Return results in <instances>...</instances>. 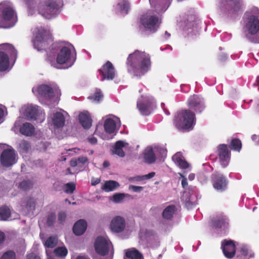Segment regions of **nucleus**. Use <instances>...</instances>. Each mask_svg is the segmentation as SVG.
I'll return each mask as SVG.
<instances>
[{"instance_id":"13d9d810","label":"nucleus","mask_w":259,"mask_h":259,"mask_svg":"<svg viewBox=\"0 0 259 259\" xmlns=\"http://www.w3.org/2000/svg\"><path fill=\"white\" fill-rule=\"evenodd\" d=\"M6 239L5 234L2 232L0 231V245L2 244L3 242L5 241Z\"/></svg>"},{"instance_id":"ea45409f","label":"nucleus","mask_w":259,"mask_h":259,"mask_svg":"<svg viewBox=\"0 0 259 259\" xmlns=\"http://www.w3.org/2000/svg\"><path fill=\"white\" fill-rule=\"evenodd\" d=\"M28 211L33 210L35 209V202L33 198L27 197L23 202Z\"/></svg>"},{"instance_id":"a19ab883","label":"nucleus","mask_w":259,"mask_h":259,"mask_svg":"<svg viewBox=\"0 0 259 259\" xmlns=\"http://www.w3.org/2000/svg\"><path fill=\"white\" fill-rule=\"evenodd\" d=\"M103 95L99 89H97L95 93L90 96L88 99L92 100L93 101L99 103L103 98Z\"/></svg>"},{"instance_id":"3c124183","label":"nucleus","mask_w":259,"mask_h":259,"mask_svg":"<svg viewBox=\"0 0 259 259\" xmlns=\"http://www.w3.org/2000/svg\"><path fill=\"white\" fill-rule=\"evenodd\" d=\"M66 219V214L64 211H61L58 213V220L60 224H63Z\"/></svg>"},{"instance_id":"e433bc0d","label":"nucleus","mask_w":259,"mask_h":259,"mask_svg":"<svg viewBox=\"0 0 259 259\" xmlns=\"http://www.w3.org/2000/svg\"><path fill=\"white\" fill-rule=\"evenodd\" d=\"M31 148L30 143L26 140H21L18 147V150L20 153H27Z\"/></svg>"},{"instance_id":"69168bd1","label":"nucleus","mask_w":259,"mask_h":259,"mask_svg":"<svg viewBox=\"0 0 259 259\" xmlns=\"http://www.w3.org/2000/svg\"><path fill=\"white\" fill-rule=\"evenodd\" d=\"M76 259H90L89 257L83 256V255H79L77 256Z\"/></svg>"},{"instance_id":"6e6d98bb","label":"nucleus","mask_w":259,"mask_h":259,"mask_svg":"<svg viewBox=\"0 0 259 259\" xmlns=\"http://www.w3.org/2000/svg\"><path fill=\"white\" fill-rule=\"evenodd\" d=\"M26 259H40V258L35 253L32 252L27 255Z\"/></svg>"},{"instance_id":"5701e85b","label":"nucleus","mask_w":259,"mask_h":259,"mask_svg":"<svg viewBox=\"0 0 259 259\" xmlns=\"http://www.w3.org/2000/svg\"><path fill=\"white\" fill-rule=\"evenodd\" d=\"M130 9L129 4L127 0H118L114 7V10L117 13L125 15L128 13Z\"/></svg>"},{"instance_id":"dca6fc26","label":"nucleus","mask_w":259,"mask_h":259,"mask_svg":"<svg viewBox=\"0 0 259 259\" xmlns=\"http://www.w3.org/2000/svg\"><path fill=\"white\" fill-rule=\"evenodd\" d=\"M37 92L38 95L48 100L52 99L56 95H61L60 90L58 88H52L46 84H41L38 87Z\"/></svg>"},{"instance_id":"20e7f679","label":"nucleus","mask_w":259,"mask_h":259,"mask_svg":"<svg viewBox=\"0 0 259 259\" xmlns=\"http://www.w3.org/2000/svg\"><path fill=\"white\" fill-rule=\"evenodd\" d=\"M18 21L17 14L13 4L9 2L0 4V28L9 29L14 27Z\"/></svg>"},{"instance_id":"de8ad7c7","label":"nucleus","mask_w":259,"mask_h":259,"mask_svg":"<svg viewBox=\"0 0 259 259\" xmlns=\"http://www.w3.org/2000/svg\"><path fill=\"white\" fill-rule=\"evenodd\" d=\"M65 192L68 194L72 193L75 190V185L73 183H67L65 186Z\"/></svg>"},{"instance_id":"79ce46f5","label":"nucleus","mask_w":259,"mask_h":259,"mask_svg":"<svg viewBox=\"0 0 259 259\" xmlns=\"http://www.w3.org/2000/svg\"><path fill=\"white\" fill-rule=\"evenodd\" d=\"M245 37L251 43H259V33H246Z\"/></svg>"},{"instance_id":"a211bd4d","label":"nucleus","mask_w":259,"mask_h":259,"mask_svg":"<svg viewBox=\"0 0 259 259\" xmlns=\"http://www.w3.org/2000/svg\"><path fill=\"white\" fill-rule=\"evenodd\" d=\"M217 154L219 161L223 167H226L229 163L231 151L226 144H220L217 147Z\"/></svg>"},{"instance_id":"cd10ccee","label":"nucleus","mask_w":259,"mask_h":259,"mask_svg":"<svg viewBox=\"0 0 259 259\" xmlns=\"http://www.w3.org/2000/svg\"><path fill=\"white\" fill-rule=\"evenodd\" d=\"M124 259H144L142 254L137 249L132 248L125 251Z\"/></svg>"},{"instance_id":"8fccbe9b","label":"nucleus","mask_w":259,"mask_h":259,"mask_svg":"<svg viewBox=\"0 0 259 259\" xmlns=\"http://www.w3.org/2000/svg\"><path fill=\"white\" fill-rule=\"evenodd\" d=\"M125 197L123 193H115L113 196V201L115 203H119Z\"/></svg>"},{"instance_id":"f257e3e1","label":"nucleus","mask_w":259,"mask_h":259,"mask_svg":"<svg viewBox=\"0 0 259 259\" xmlns=\"http://www.w3.org/2000/svg\"><path fill=\"white\" fill-rule=\"evenodd\" d=\"M152 10L141 18L144 27L149 31H156L162 22L159 14L164 13L169 7L172 0H149Z\"/></svg>"},{"instance_id":"72a5a7b5","label":"nucleus","mask_w":259,"mask_h":259,"mask_svg":"<svg viewBox=\"0 0 259 259\" xmlns=\"http://www.w3.org/2000/svg\"><path fill=\"white\" fill-rule=\"evenodd\" d=\"M176 210V207L175 205H170L167 206L163 211L162 217L166 220H169L172 217Z\"/></svg>"},{"instance_id":"4be33fe9","label":"nucleus","mask_w":259,"mask_h":259,"mask_svg":"<svg viewBox=\"0 0 259 259\" xmlns=\"http://www.w3.org/2000/svg\"><path fill=\"white\" fill-rule=\"evenodd\" d=\"M254 256V253L251 250L245 245L240 246L237 251L236 259H250Z\"/></svg>"},{"instance_id":"e2e57ef3","label":"nucleus","mask_w":259,"mask_h":259,"mask_svg":"<svg viewBox=\"0 0 259 259\" xmlns=\"http://www.w3.org/2000/svg\"><path fill=\"white\" fill-rule=\"evenodd\" d=\"M88 141L91 144H93V145L96 144L97 143V138L95 137H94L89 138Z\"/></svg>"},{"instance_id":"338daca9","label":"nucleus","mask_w":259,"mask_h":259,"mask_svg":"<svg viewBox=\"0 0 259 259\" xmlns=\"http://www.w3.org/2000/svg\"><path fill=\"white\" fill-rule=\"evenodd\" d=\"M109 165H110L109 162L107 161H105L103 164V165L104 167H107L109 166Z\"/></svg>"},{"instance_id":"7ed1b4c3","label":"nucleus","mask_w":259,"mask_h":259,"mask_svg":"<svg viewBox=\"0 0 259 259\" xmlns=\"http://www.w3.org/2000/svg\"><path fill=\"white\" fill-rule=\"evenodd\" d=\"M74 50L73 46L64 41L53 42L49 48L52 54L57 53L56 61L58 64H65L68 67L72 66L76 61V53H71Z\"/></svg>"},{"instance_id":"c9c22d12","label":"nucleus","mask_w":259,"mask_h":259,"mask_svg":"<svg viewBox=\"0 0 259 259\" xmlns=\"http://www.w3.org/2000/svg\"><path fill=\"white\" fill-rule=\"evenodd\" d=\"M213 226L215 228H222L226 227L228 225V219L225 216L212 221Z\"/></svg>"},{"instance_id":"9d476101","label":"nucleus","mask_w":259,"mask_h":259,"mask_svg":"<svg viewBox=\"0 0 259 259\" xmlns=\"http://www.w3.org/2000/svg\"><path fill=\"white\" fill-rule=\"evenodd\" d=\"M154 106V100L149 96H141L137 101V107L141 114L148 116L152 112Z\"/></svg>"},{"instance_id":"58836bf2","label":"nucleus","mask_w":259,"mask_h":259,"mask_svg":"<svg viewBox=\"0 0 259 259\" xmlns=\"http://www.w3.org/2000/svg\"><path fill=\"white\" fill-rule=\"evenodd\" d=\"M242 147L241 141L238 139H233L232 140L229 147L233 150L240 151Z\"/></svg>"},{"instance_id":"f03ea898","label":"nucleus","mask_w":259,"mask_h":259,"mask_svg":"<svg viewBox=\"0 0 259 259\" xmlns=\"http://www.w3.org/2000/svg\"><path fill=\"white\" fill-rule=\"evenodd\" d=\"M151 66L150 56L145 52L136 50L133 53L130 54L127 58V71L135 76L144 75L150 69Z\"/></svg>"},{"instance_id":"39448f33","label":"nucleus","mask_w":259,"mask_h":259,"mask_svg":"<svg viewBox=\"0 0 259 259\" xmlns=\"http://www.w3.org/2000/svg\"><path fill=\"white\" fill-rule=\"evenodd\" d=\"M177 30L188 32L206 31V24L194 15L188 16L178 20Z\"/></svg>"},{"instance_id":"2f4dec72","label":"nucleus","mask_w":259,"mask_h":259,"mask_svg":"<svg viewBox=\"0 0 259 259\" xmlns=\"http://www.w3.org/2000/svg\"><path fill=\"white\" fill-rule=\"evenodd\" d=\"M124 146L125 144L124 142L121 141L116 142L112 150V153L116 154L120 157H123L125 156V153L122 148Z\"/></svg>"},{"instance_id":"603ef678","label":"nucleus","mask_w":259,"mask_h":259,"mask_svg":"<svg viewBox=\"0 0 259 259\" xmlns=\"http://www.w3.org/2000/svg\"><path fill=\"white\" fill-rule=\"evenodd\" d=\"M76 159L78 163V166L80 167H82L84 164L88 161V159L86 157H79Z\"/></svg>"},{"instance_id":"09e8293b","label":"nucleus","mask_w":259,"mask_h":259,"mask_svg":"<svg viewBox=\"0 0 259 259\" xmlns=\"http://www.w3.org/2000/svg\"><path fill=\"white\" fill-rule=\"evenodd\" d=\"M56 219V216L55 213L52 212L49 214L47 220V223L48 226H49V227L53 226L55 222Z\"/></svg>"},{"instance_id":"0e129e2a","label":"nucleus","mask_w":259,"mask_h":259,"mask_svg":"<svg viewBox=\"0 0 259 259\" xmlns=\"http://www.w3.org/2000/svg\"><path fill=\"white\" fill-rule=\"evenodd\" d=\"M252 140L259 143V135H253L251 137Z\"/></svg>"},{"instance_id":"4d7b16f0","label":"nucleus","mask_w":259,"mask_h":259,"mask_svg":"<svg viewBox=\"0 0 259 259\" xmlns=\"http://www.w3.org/2000/svg\"><path fill=\"white\" fill-rule=\"evenodd\" d=\"M70 165L71 167H75L78 166V163L76 158L72 159L70 161Z\"/></svg>"},{"instance_id":"bb28decb","label":"nucleus","mask_w":259,"mask_h":259,"mask_svg":"<svg viewBox=\"0 0 259 259\" xmlns=\"http://www.w3.org/2000/svg\"><path fill=\"white\" fill-rule=\"evenodd\" d=\"M144 161L148 164L154 163L156 161V156L151 147H147L144 153Z\"/></svg>"},{"instance_id":"49530a36","label":"nucleus","mask_w":259,"mask_h":259,"mask_svg":"<svg viewBox=\"0 0 259 259\" xmlns=\"http://www.w3.org/2000/svg\"><path fill=\"white\" fill-rule=\"evenodd\" d=\"M16 255L15 252L13 250H8L4 252L0 259H16Z\"/></svg>"},{"instance_id":"4c0bfd02","label":"nucleus","mask_w":259,"mask_h":259,"mask_svg":"<svg viewBox=\"0 0 259 259\" xmlns=\"http://www.w3.org/2000/svg\"><path fill=\"white\" fill-rule=\"evenodd\" d=\"M11 210L8 206L4 205L0 207V218L2 220H7L11 217Z\"/></svg>"},{"instance_id":"052dcab7","label":"nucleus","mask_w":259,"mask_h":259,"mask_svg":"<svg viewBox=\"0 0 259 259\" xmlns=\"http://www.w3.org/2000/svg\"><path fill=\"white\" fill-rule=\"evenodd\" d=\"M181 184L183 188H186L188 186L187 180L185 177L183 178Z\"/></svg>"},{"instance_id":"ddd939ff","label":"nucleus","mask_w":259,"mask_h":259,"mask_svg":"<svg viewBox=\"0 0 259 259\" xmlns=\"http://www.w3.org/2000/svg\"><path fill=\"white\" fill-rule=\"evenodd\" d=\"M244 28L248 32H258L259 30L258 19L250 13H245L244 15Z\"/></svg>"},{"instance_id":"0eeeda50","label":"nucleus","mask_w":259,"mask_h":259,"mask_svg":"<svg viewBox=\"0 0 259 259\" xmlns=\"http://www.w3.org/2000/svg\"><path fill=\"white\" fill-rule=\"evenodd\" d=\"M18 52L14 46L9 43L0 44V71H5L9 67L10 56L14 63L17 58Z\"/></svg>"},{"instance_id":"5fc2aeb1","label":"nucleus","mask_w":259,"mask_h":259,"mask_svg":"<svg viewBox=\"0 0 259 259\" xmlns=\"http://www.w3.org/2000/svg\"><path fill=\"white\" fill-rule=\"evenodd\" d=\"M129 189L134 192H139L143 189V187L141 186H137L134 185H130Z\"/></svg>"},{"instance_id":"1a4fd4ad","label":"nucleus","mask_w":259,"mask_h":259,"mask_svg":"<svg viewBox=\"0 0 259 259\" xmlns=\"http://www.w3.org/2000/svg\"><path fill=\"white\" fill-rule=\"evenodd\" d=\"M242 3L240 0H223L221 7L228 13V17L234 18L241 10Z\"/></svg>"},{"instance_id":"c03bdc74","label":"nucleus","mask_w":259,"mask_h":259,"mask_svg":"<svg viewBox=\"0 0 259 259\" xmlns=\"http://www.w3.org/2000/svg\"><path fill=\"white\" fill-rule=\"evenodd\" d=\"M58 242L57 238L55 237H49L45 242V246L48 248L55 247Z\"/></svg>"},{"instance_id":"c756f323","label":"nucleus","mask_w":259,"mask_h":259,"mask_svg":"<svg viewBox=\"0 0 259 259\" xmlns=\"http://www.w3.org/2000/svg\"><path fill=\"white\" fill-rule=\"evenodd\" d=\"M119 187V183L113 180L107 181L105 182L102 189L105 192H109L115 190Z\"/></svg>"},{"instance_id":"37998d69","label":"nucleus","mask_w":259,"mask_h":259,"mask_svg":"<svg viewBox=\"0 0 259 259\" xmlns=\"http://www.w3.org/2000/svg\"><path fill=\"white\" fill-rule=\"evenodd\" d=\"M54 253L57 256L64 257L66 256L68 251L65 247H58L54 249Z\"/></svg>"},{"instance_id":"b1692460","label":"nucleus","mask_w":259,"mask_h":259,"mask_svg":"<svg viewBox=\"0 0 259 259\" xmlns=\"http://www.w3.org/2000/svg\"><path fill=\"white\" fill-rule=\"evenodd\" d=\"M78 119L80 123L85 129H89L92 126V120L88 112H81L79 114Z\"/></svg>"},{"instance_id":"f3484780","label":"nucleus","mask_w":259,"mask_h":259,"mask_svg":"<svg viewBox=\"0 0 259 259\" xmlns=\"http://www.w3.org/2000/svg\"><path fill=\"white\" fill-rule=\"evenodd\" d=\"M110 243L109 240L103 237H98L94 244L96 252L102 256L107 255L109 252Z\"/></svg>"},{"instance_id":"9b49d317","label":"nucleus","mask_w":259,"mask_h":259,"mask_svg":"<svg viewBox=\"0 0 259 259\" xmlns=\"http://www.w3.org/2000/svg\"><path fill=\"white\" fill-rule=\"evenodd\" d=\"M211 183L213 188L218 192L226 191L228 185L227 178L223 174L215 172L211 176Z\"/></svg>"},{"instance_id":"2eb2a0df","label":"nucleus","mask_w":259,"mask_h":259,"mask_svg":"<svg viewBox=\"0 0 259 259\" xmlns=\"http://www.w3.org/2000/svg\"><path fill=\"white\" fill-rule=\"evenodd\" d=\"M16 154L14 149L4 150L1 155L0 161L2 165L5 167H10L16 162Z\"/></svg>"},{"instance_id":"423d86ee","label":"nucleus","mask_w":259,"mask_h":259,"mask_svg":"<svg viewBox=\"0 0 259 259\" xmlns=\"http://www.w3.org/2000/svg\"><path fill=\"white\" fill-rule=\"evenodd\" d=\"M174 123L179 130H191L196 123L195 114L190 109L182 110L175 115Z\"/></svg>"},{"instance_id":"4468645a","label":"nucleus","mask_w":259,"mask_h":259,"mask_svg":"<svg viewBox=\"0 0 259 259\" xmlns=\"http://www.w3.org/2000/svg\"><path fill=\"white\" fill-rule=\"evenodd\" d=\"M53 40L52 33H36L33 40L34 47L38 51L42 50Z\"/></svg>"},{"instance_id":"bf43d9fd","label":"nucleus","mask_w":259,"mask_h":259,"mask_svg":"<svg viewBox=\"0 0 259 259\" xmlns=\"http://www.w3.org/2000/svg\"><path fill=\"white\" fill-rule=\"evenodd\" d=\"M100 179H95V178H92L91 180V184L92 186H95L100 183Z\"/></svg>"},{"instance_id":"7c9ffc66","label":"nucleus","mask_w":259,"mask_h":259,"mask_svg":"<svg viewBox=\"0 0 259 259\" xmlns=\"http://www.w3.org/2000/svg\"><path fill=\"white\" fill-rule=\"evenodd\" d=\"M38 112V106H28L25 110L26 116L28 119L36 120Z\"/></svg>"},{"instance_id":"864d4df0","label":"nucleus","mask_w":259,"mask_h":259,"mask_svg":"<svg viewBox=\"0 0 259 259\" xmlns=\"http://www.w3.org/2000/svg\"><path fill=\"white\" fill-rule=\"evenodd\" d=\"M47 31H48V30L47 27L41 24H39L35 27L34 32H47Z\"/></svg>"},{"instance_id":"774afa93","label":"nucleus","mask_w":259,"mask_h":259,"mask_svg":"<svg viewBox=\"0 0 259 259\" xmlns=\"http://www.w3.org/2000/svg\"><path fill=\"white\" fill-rule=\"evenodd\" d=\"M4 115V111L2 109L0 108V120L2 118Z\"/></svg>"},{"instance_id":"473e14b6","label":"nucleus","mask_w":259,"mask_h":259,"mask_svg":"<svg viewBox=\"0 0 259 259\" xmlns=\"http://www.w3.org/2000/svg\"><path fill=\"white\" fill-rule=\"evenodd\" d=\"M104 127L106 133L113 134L115 130L116 123L113 119L108 118L105 121Z\"/></svg>"},{"instance_id":"6e6552de","label":"nucleus","mask_w":259,"mask_h":259,"mask_svg":"<svg viewBox=\"0 0 259 259\" xmlns=\"http://www.w3.org/2000/svg\"><path fill=\"white\" fill-rule=\"evenodd\" d=\"M37 8L39 14L47 19L55 18L60 13L57 0H42Z\"/></svg>"},{"instance_id":"412c9836","label":"nucleus","mask_w":259,"mask_h":259,"mask_svg":"<svg viewBox=\"0 0 259 259\" xmlns=\"http://www.w3.org/2000/svg\"><path fill=\"white\" fill-rule=\"evenodd\" d=\"M125 222L120 216H116L111 221L110 225L111 230L114 233L121 232L125 228Z\"/></svg>"},{"instance_id":"c85d7f7f","label":"nucleus","mask_w":259,"mask_h":259,"mask_svg":"<svg viewBox=\"0 0 259 259\" xmlns=\"http://www.w3.org/2000/svg\"><path fill=\"white\" fill-rule=\"evenodd\" d=\"M34 127L32 124L30 123L26 122L22 124L20 128V133L26 136H31L34 133Z\"/></svg>"},{"instance_id":"393cba45","label":"nucleus","mask_w":259,"mask_h":259,"mask_svg":"<svg viewBox=\"0 0 259 259\" xmlns=\"http://www.w3.org/2000/svg\"><path fill=\"white\" fill-rule=\"evenodd\" d=\"M87 228V223L84 220L77 221L73 227V232L77 236L83 234Z\"/></svg>"},{"instance_id":"f704fd0d","label":"nucleus","mask_w":259,"mask_h":259,"mask_svg":"<svg viewBox=\"0 0 259 259\" xmlns=\"http://www.w3.org/2000/svg\"><path fill=\"white\" fill-rule=\"evenodd\" d=\"M172 160L182 169H186L189 166V163L181 157L179 154L174 155L172 157Z\"/></svg>"},{"instance_id":"f8f14e48","label":"nucleus","mask_w":259,"mask_h":259,"mask_svg":"<svg viewBox=\"0 0 259 259\" xmlns=\"http://www.w3.org/2000/svg\"><path fill=\"white\" fill-rule=\"evenodd\" d=\"M187 105L190 110H194L197 114L201 113L205 108L203 99L197 95H193L189 98Z\"/></svg>"},{"instance_id":"a18cd8bd","label":"nucleus","mask_w":259,"mask_h":259,"mask_svg":"<svg viewBox=\"0 0 259 259\" xmlns=\"http://www.w3.org/2000/svg\"><path fill=\"white\" fill-rule=\"evenodd\" d=\"M33 187V183L30 180H24L19 184V188L23 191H27Z\"/></svg>"},{"instance_id":"680f3d73","label":"nucleus","mask_w":259,"mask_h":259,"mask_svg":"<svg viewBox=\"0 0 259 259\" xmlns=\"http://www.w3.org/2000/svg\"><path fill=\"white\" fill-rule=\"evenodd\" d=\"M155 175L154 172H151L147 175L143 176L142 177L144 178L145 179H149L153 178Z\"/></svg>"},{"instance_id":"a878e982","label":"nucleus","mask_w":259,"mask_h":259,"mask_svg":"<svg viewBox=\"0 0 259 259\" xmlns=\"http://www.w3.org/2000/svg\"><path fill=\"white\" fill-rule=\"evenodd\" d=\"M65 119L63 113L57 112L53 114L52 123L55 128L62 127L65 124Z\"/></svg>"},{"instance_id":"6ab92c4d","label":"nucleus","mask_w":259,"mask_h":259,"mask_svg":"<svg viewBox=\"0 0 259 259\" xmlns=\"http://www.w3.org/2000/svg\"><path fill=\"white\" fill-rule=\"evenodd\" d=\"M102 76L101 80L105 79L112 80L115 77V69L111 62L108 61L104 64L101 69L98 70Z\"/></svg>"},{"instance_id":"aec40b11","label":"nucleus","mask_w":259,"mask_h":259,"mask_svg":"<svg viewBox=\"0 0 259 259\" xmlns=\"http://www.w3.org/2000/svg\"><path fill=\"white\" fill-rule=\"evenodd\" d=\"M222 248L224 255L227 258H232L234 256L236 247L233 241L224 240L222 243Z\"/></svg>"}]
</instances>
